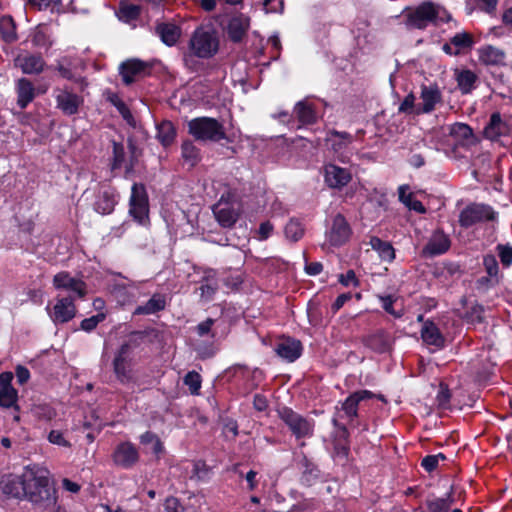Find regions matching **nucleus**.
<instances>
[{
	"mask_svg": "<svg viewBox=\"0 0 512 512\" xmlns=\"http://www.w3.org/2000/svg\"><path fill=\"white\" fill-rule=\"evenodd\" d=\"M49 472L37 465H28L23 470L25 498L35 507L54 512L57 504L56 490L49 485Z\"/></svg>",
	"mask_w": 512,
	"mask_h": 512,
	"instance_id": "1",
	"label": "nucleus"
},
{
	"mask_svg": "<svg viewBox=\"0 0 512 512\" xmlns=\"http://www.w3.org/2000/svg\"><path fill=\"white\" fill-rule=\"evenodd\" d=\"M143 338L142 332H132L114 357L113 370L121 383L125 384L133 380L132 353L141 344Z\"/></svg>",
	"mask_w": 512,
	"mask_h": 512,
	"instance_id": "2",
	"label": "nucleus"
},
{
	"mask_svg": "<svg viewBox=\"0 0 512 512\" xmlns=\"http://www.w3.org/2000/svg\"><path fill=\"white\" fill-rule=\"evenodd\" d=\"M191 55L208 59L213 57L219 49L217 33L212 28L199 27L191 35L188 43Z\"/></svg>",
	"mask_w": 512,
	"mask_h": 512,
	"instance_id": "3",
	"label": "nucleus"
},
{
	"mask_svg": "<svg viewBox=\"0 0 512 512\" xmlns=\"http://www.w3.org/2000/svg\"><path fill=\"white\" fill-rule=\"evenodd\" d=\"M188 132L196 140L219 142L226 139L224 126L211 117H197L188 122Z\"/></svg>",
	"mask_w": 512,
	"mask_h": 512,
	"instance_id": "4",
	"label": "nucleus"
},
{
	"mask_svg": "<svg viewBox=\"0 0 512 512\" xmlns=\"http://www.w3.org/2000/svg\"><path fill=\"white\" fill-rule=\"evenodd\" d=\"M212 212L222 228H232L242 214V205L235 197L222 195L212 206Z\"/></svg>",
	"mask_w": 512,
	"mask_h": 512,
	"instance_id": "5",
	"label": "nucleus"
},
{
	"mask_svg": "<svg viewBox=\"0 0 512 512\" xmlns=\"http://www.w3.org/2000/svg\"><path fill=\"white\" fill-rule=\"evenodd\" d=\"M450 19L446 11H440L431 3H423L414 11L409 13L407 24L412 28L424 29L430 23L437 24L439 21Z\"/></svg>",
	"mask_w": 512,
	"mask_h": 512,
	"instance_id": "6",
	"label": "nucleus"
},
{
	"mask_svg": "<svg viewBox=\"0 0 512 512\" xmlns=\"http://www.w3.org/2000/svg\"><path fill=\"white\" fill-rule=\"evenodd\" d=\"M278 414L297 439L309 438L313 435L314 421L312 419L302 416L289 407H283Z\"/></svg>",
	"mask_w": 512,
	"mask_h": 512,
	"instance_id": "7",
	"label": "nucleus"
},
{
	"mask_svg": "<svg viewBox=\"0 0 512 512\" xmlns=\"http://www.w3.org/2000/svg\"><path fill=\"white\" fill-rule=\"evenodd\" d=\"M130 215L140 224L149 220V203L146 188L143 184L134 183L130 196Z\"/></svg>",
	"mask_w": 512,
	"mask_h": 512,
	"instance_id": "8",
	"label": "nucleus"
},
{
	"mask_svg": "<svg viewBox=\"0 0 512 512\" xmlns=\"http://www.w3.org/2000/svg\"><path fill=\"white\" fill-rule=\"evenodd\" d=\"M497 213L491 206L473 203L465 207L459 215V224L468 228L477 223L495 220Z\"/></svg>",
	"mask_w": 512,
	"mask_h": 512,
	"instance_id": "9",
	"label": "nucleus"
},
{
	"mask_svg": "<svg viewBox=\"0 0 512 512\" xmlns=\"http://www.w3.org/2000/svg\"><path fill=\"white\" fill-rule=\"evenodd\" d=\"M76 300L72 295L57 297L54 306L51 309L49 307L46 308L51 320L55 324H63L72 320L77 312L74 303Z\"/></svg>",
	"mask_w": 512,
	"mask_h": 512,
	"instance_id": "10",
	"label": "nucleus"
},
{
	"mask_svg": "<svg viewBox=\"0 0 512 512\" xmlns=\"http://www.w3.org/2000/svg\"><path fill=\"white\" fill-rule=\"evenodd\" d=\"M53 286L58 290L69 292V295L74 296L75 299H83L87 293L85 282L66 271L59 272L53 277Z\"/></svg>",
	"mask_w": 512,
	"mask_h": 512,
	"instance_id": "11",
	"label": "nucleus"
},
{
	"mask_svg": "<svg viewBox=\"0 0 512 512\" xmlns=\"http://www.w3.org/2000/svg\"><path fill=\"white\" fill-rule=\"evenodd\" d=\"M56 108L64 115L72 116L79 112L80 106L83 105V97L68 90L67 88H57L54 90Z\"/></svg>",
	"mask_w": 512,
	"mask_h": 512,
	"instance_id": "12",
	"label": "nucleus"
},
{
	"mask_svg": "<svg viewBox=\"0 0 512 512\" xmlns=\"http://www.w3.org/2000/svg\"><path fill=\"white\" fill-rule=\"evenodd\" d=\"M421 102L417 104L416 115L429 114L442 103V92L437 85H423L420 92Z\"/></svg>",
	"mask_w": 512,
	"mask_h": 512,
	"instance_id": "13",
	"label": "nucleus"
},
{
	"mask_svg": "<svg viewBox=\"0 0 512 512\" xmlns=\"http://www.w3.org/2000/svg\"><path fill=\"white\" fill-rule=\"evenodd\" d=\"M511 131V118L503 117L500 113L495 112L490 116V120L484 128V135L487 139L494 141L510 135Z\"/></svg>",
	"mask_w": 512,
	"mask_h": 512,
	"instance_id": "14",
	"label": "nucleus"
},
{
	"mask_svg": "<svg viewBox=\"0 0 512 512\" xmlns=\"http://www.w3.org/2000/svg\"><path fill=\"white\" fill-rule=\"evenodd\" d=\"M150 66L147 62L133 58L122 62L119 66V74L125 85H130L137 78L145 76Z\"/></svg>",
	"mask_w": 512,
	"mask_h": 512,
	"instance_id": "15",
	"label": "nucleus"
},
{
	"mask_svg": "<svg viewBox=\"0 0 512 512\" xmlns=\"http://www.w3.org/2000/svg\"><path fill=\"white\" fill-rule=\"evenodd\" d=\"M112 459L117 466L129 469L139 461V452L131 442H122L116 446Z\"/></svg>",
	"mask_w": 512,
	"mask_h": 512,
	"instance_id": "16",
	"label": "nucleus"
},
{
	"mask_svg": "<svg viewBox=\"0 0 512 512\" xmlns=\"http://www.w3.org/2000/svg\"><path fill=\"white\" fill-rule=\"evenodd\" d=\"M351 234V229L343 215L337 214L333 218L332 226L326 233L327 241L332 246H341L345 244Z\"/></svg>",
	"mask_w": 512,
	"mask_h": 512,
	"instance_id": "17",
	"label": "nucleus"
},
{
	"mask_svg": "<svg viewBox=\"0 0 512 512\" xmlns=\"http://www.w3.org/2000/svg\"><path fill=\"white\" fill-rule=\"evenodd\" d=\"M351 179V172L346 168L339 167L332 163L324 166V180L330 188L341 189L346 186Z\"/></svg>",
	"mask_w": 512,
	"mask_h": 512,
	"instance_id": "18",
	"label": "nucleus"
},
{
	"mask_svg": "<svg viewBox=\"0 0 512 512\" xmlns=\"http://www.w3.org/2000/svg\"><path fill=\"white\" fill-rule=\"evenodd\" d=\"M353 141L354 137L348 132L330 130L326 136V142L330 144L331 149L338 155V159L342 162L348 161V157L344 155V151Z\"/></svg>",
	"mask_w": 512,
	"mask_h": 512,
	"instance_id": "19",
	"label": "nucleus"
},
{
	"mask_svg": "<svg viewBox=\"0 0 512 512\" xmlns=\"http://www.w3.org/2000/svg\"><path fill=\"white\" fill-rule=\"evenodd\" d=\"M250 27V19L244 14L232 16L225 27L228 38L235 43L241 42Z\"/></svg>",
	"mask_w": 512,
	"mask_h": 512,
	"instance_id": "20",
	"label": "nucleus"
},
{
	"mask_svg": "<svg viewBox=\"0 0 512 512\" xmlns=\"http://www.w3.org/2000/svg\"><path fill=\"white\" fill-rule=\"evenodd\" d=\"M14 65L24 74H40L44 70L45 61L40 55L23 53L15 57Z\"/></svg>",
	"mask_w": 512,
	"mask_h": 512,
	"instance_id": "21",
	"label": "nucleus"
},
{
	"mask_svg": "<svg viewBox=\"0 0 512 512\" xmlns=\"http://www.w3.org/2000/svg\"><path fill=\"white\" fill-rule=\"evenodd\" d=\"M451 241L443 231H435L428 243L423 248V254L426 256H437L444 254L450 248Z\"/></svg>",
	"mask_w": 512,
	"mask_h": 512,
	"instance_id": "22",
	"label": "nucleus"
},
{
	"mask_svg": "<svg viewBox=\"0 0 512 512\" xmlns=\"http://www.w3.org/2000/svg\"><path fill=\"white\" fill-rule=\"evenodd\" d=\"M13 375L10 372L0 374V406L10 408L17 402V391L11 385Z\"/></svg>",
	"mask_w": 512,
	"mask_h": 512,
	"instance_id": "23",
	"label": "nucleus"
},
{
	"mask_svg": "<svg viewBox=\"0 0 512 512\" xmlns=\"http://www.w3.org/2000/svg\"><path fill=\"white\" fill-rule=\"evenodd\" d=\"M277 355L288 362H294L302 353V344L293 338L282 339L275 347Z\"/></svg>",
	"mask_w": 512,
	"mask_h": 512,
	"instance_id": "24",
	"label": "nucleus"
},
{
	"mask_svg": "<svg viewBox=\"0 0 512 512\" xmlns=\"http://www.w3.org/2000/svg\"><path fill=\"white\" fill-rule=\"evenodd\" d=\"M154 32L169 47L174 46L181 36V28L171 22L157 23Z\"/></svg>",
	"mask_w": 512,
	"mask_h": 512,
	"instance_id": "25",
	"label": "nucleus"
},
{
	"mask_svg": "<svg viewBox=\"0 0 512 512\" xmlns=\"http://www.w3.org/2000/svg\"><path fill=\"white\" fill-rule=\"evenodd\" d=\"M363 343L376 353H385L391 349L392 340L386 331L379 330L365 337Z\"/></svg>",
	"mask_w": 512,
	"mask_h": 512,
	"instance_id": "26",
	"label": "nucleus"
},
{
	"mask_svg": "<svg viewBox=\"0 0 512 512\" xmlns=\"http://www.w3.org/2000/svg\"><path fill=\"white\" fill-rule=\"evenodd\" d=\"M28 40L37 49L49 50L53 44L50 28L45 24L36 26L29 34Z\"/></svg>",
	"mask_w": 512,
	"mask_h": 512,
	"instance_id": "27",
	"label": "nucleus"
},
{
	"mask_svg": "<svg viewBox=\"0 0 512 512\" xmlns=\"http://www.w3.org/2000/svg\"><path fill=\"white\" fill-rule=\"evenodd\" d=\"M421 338L427 345H432L436 349L444 347L445 339L439 328L432 321H426L421 329Z\"/></svg>",
	"mask_w": 512,
	"mask_h": 512,
	"instance_id": "28",
	"label": "nucleus"
},
{
	"mask_svg": "<svg viewBox=\"0 0 512 512\" xmlns=\"http://www.w3.org/2000/svg\"><path fill=\"white\" fill-rule=\"evenodd\" d=\"M293 113L301 126L312 125L318 118L314 106L306 100L297 102Z\"/></svg>",
	"mask_w": 512,
	"mask_h": 512,
	"instance_id": "29",
	"label": "nucleus"
},
{
	"mask_svg": "<svg viewBox=\"0 0 512 512\" xmlns=\"http://www.w3.org/2000/svg\"><path fill=\"white\" fill-rule=\"evenodd\" d=\"M17 92V104L21 109L27 107V105L35 98V89L30 80L26 78H20L16 83Z\"/></svg>",
	"mask_w": 512,
	"mask_h": 512,
	"instance_id": "30",
	"label": "nucleus"
},
{
	"mask_svg": "<svg viewBox=\"0 0 512 512\" xmlns=\"http://www.w3.org/2000/svg\"><path fill=\"white\" fill-rule=\"evenodd\" d=\"M505 53L494 46H485L479 49V60L489 66H500L505 64Z\"/></svg>",
	"mask_w": 512,
	"mask_h": 512,
	"instance_id": "31",
	"label": "nucleus"
},
{
	"mask_svg": "<svg viewBox=\"0 0 512 512\" xmlns=\"http://www.w3.org/2000/svg\"><path fill=\"white\" fill-rule=\"evenodd\" d=\"M457 86L462 94H469L476 88L478 76L469 69L455 70Z\"/></svg>",
	"mask_w": 512,
	"mask_h": 512,
	"instance_id": "32",
	"label": "nucleus"
},
{
	"mask_svg": "<svg viewBox=\"0 0 512 512\" xmlns=\"http://www.w3.org/2000/svg\"><path fill=\"white\" fill-rule=\"evenodd\" d=\"M4 494L14 498H25L23 473L20 476H8L2 481Z\"/></svg>",
	"mask_w": 512,
	"mask_h": 512,
	"instance_id": "33",
	"label": "nucleus"
},
{
	"mask_svg": "<svg viewBox=\"0 0 512 512\" xmlns=\"http://www.w3.org/2000/svg\"><path fill=\"white\" fill-rule=\"evenodd\" d=\"M116 203V194L112 190H104L98 195L94 208L98 213L107 215L112 213Z\"/></svg>",
	"mask_w": 512,
	"mask_h": 512,
	"instance_id": "34",
	"label": "nucleus"
},
{
	"mask_svg": "<svg viewBox=\"0 0 512 512\" xmlns=\"http://www.w3.org/2000/svg\"><path fill=\"white\" fill-rule=\"evenodd\" d=\"M166 307L165 296L161 294H154L144 305L138 306L135 315H150L164 310Z\"/></svg>",
	"mask_w": 512,
	"mask_h": 512,
	"instance_id": "35",
	"label": "nucleus"
},
{
	"mask_svg": "<svg viewBox=\"0 0 512 512\" xmlns=\"http://www.w3.org/2000/svg\"><path fill=\"white\" fill-rule=\"evenodd\" d=\"M0 35L4 42L14 43L18 39L16 32V23L10 15L0 18Z\"/></svg>",
	"mask_w": 512,
	"mask_h": 512,
	"instance_id": "36",
	"label": "nucleus"
},
{
	"mask_svg": "<svg viewBox=\"0 0 512 512\" xmlns=\"http://www.w3.org/2000/svg\"><path fill=\"white\" fill-rule=\"evenodd\" d=\"M398 195L399 200L410 210L418 213L426 212L424 205L414 197L413 193L409 192L407 185H402L398 188Z\"/></svg>",
	"mask_w": 512,
	"mask_h": 512,
	"instance_id": "37",
	"label": "nucleus"
},
{
	"mask_svg": "<svg viewBox=\"0 0 512 512\" xmlns=\"http://www.w3.org/2000/svg\"><path fill=\"white\" fill-rule=\"evenodd\" d=\"M369 244L373 250L378 252L382 260L390 262L395 258L394 248L389 242L383 241L380 238L373 236L370 238Z\"/></svg>",
	"mask_w": 512,
	"mask_h": 512,
	"instance_id": "38",
	"label": "nucleus"
},
{
	"mask_svg": "<svg viewBox=\"0 0 512 512\" xmlns=\"http://www.w3.org/2000/svg\"><path fill=\"white\" fill-rule=\"evenodd\" d=\"M157 139L163 146H169L173 143L176 137V129L172 122L163 121L157 125Z\"/></svg>",
	"mask_w": 512,
	"mask_h": 512,
	"instance_id": "39",
	"label": "nucleus"
},
{
	"mask_svg": "<svg viewBox=\"0 0 512 512\" xmlns=\"http://www.w3.org/2000/svg\"><path fill=\"white\" fill-rule=\"evenodd\" d=\"M181 150L183 159L190 166H195L200 161V150L191 140H185L182 143Z\"/></svg>",
	"mask_w": 512,
	"mask_h": 512,
	"instance_id": "40",
	"label": "nucleus"
},
{
	"mask_svg": "<svg viewBox=\"0 0 512 512\" xmlns=\"http://www.w3.org/2000/svg\"><path fill=\"white\" fill-rule=\"evenodd\" d=\"M450 41L459 54L470 49L474 44L472 35L465 31L456 33L450 38Z\"/></svg>",
	"mask_w": 512,
	"mask_h": 512,
	"instance_id": "41",
	"label": "nucleus"
},
{
	"mask_svg": "<svg viewBox=\"0 0 512 512\" xmlns=\"http://www.w3.org/2000/svg\"><path fill=\"white\" fill-rule=\"evenodd\" d=\"M454 499L451 492L447 494L445 498H435L427 500L426 506L429 512H448Z\"/></svg>",
	"mask_w": 512,
	"mask_h": 512,
	"instance_id": "42",
	"label": "nucleus"
},
{
	"mask_svg": "<svg viewBox=\"0 0 512 512\" xmlns=\"http://www.w3.org/2000/svg\"><path fill=\"white\" fill-rule=\"evenodd\" d=\"M319 477L318 468L307 458L303 459V472L301 476V482L306 486H311Z\"/></svg>",
	"mask_w": 512,
	"mask_h": 512,
	"instance_id": "43",
	"label": "nucleus"
},
{
	"mask_svg": "<svg viewBox=\"0 0 512 512\" xmlns=\"http://www.w3.org/2000/svg\"><path fill=\"white\" fill-rule=\"evenodd\" d=\"M450 135L458 142L469 140L473 136L472 129L464 123H455L450 127Z\"/></svg>",
	"mask_w": 512,
	"mask_h": 512,
	"instance_id": "44",
	"label": "nucleus"
},
{
	"mask_svg": "<svg viewBox=\"0 0 512 512\" xmlns=\"http://www.w3.org/2000/svg\"><path fill=\"white\" fill-rule=\"evenodd\" d=\"M284 233L287 239L296 242L304 235V228L300 221L291 219L285 226Z\"/></svg>",
	"mask_w": 512,
	"mask_h": 512,
	"instance_id": "45",
	"label": "nucleus"
},
{
	"mask_svg": "<svg viewBox=\"0 0 512 512\" xmlns=\"http://www.w3.org/2000/svg\"><path fill=\"white\" fill-rule=\"evenodd\" d=\"M108 101L116 107L120 115L126 120L128 123L133 121V115L128 108V106L124 103V101L115 93H111L108 95Z\"/></svg>",
	"mask_w": 512,
	"mask_h": 512,
	"instance_id": "46",
	"label": "nucleus"
},
{
	"mask_svg": "<svg viewBox=\"0 0 512 512\" xmlns=\"http://www.w3.org/2000/svg\"><path fill=\"white\" fill-rule=\"evenodd\" d=\"M140 442L143 445L151 444L152 451L156 455H159L164 450L163 444H162L161 440L159 439V437L151 431H147V432L143 433L140 436Z\"/></svg>",
	"mask_w": 512,
	"mask_h": 512,
	"instance_id": "47",
	"label": "nucleus"
},
{
	"mask_svg": "<svg viewBox=\"0 0 512 512\" xmlns=\"http://www.w3.org/2000/svg\"><path fill=\"white\" fill-rule=\"evenodd\" d=\"M141 14V7L135 4H123L120 7V17L125 21L136 20Z\"/></svg>",
	"mask_w": 512,
	"mask_h": 512,
	"instance_id": "48",
	"label": "nucleus"
},
{
	"mask_svg": "<svg viewBox=\"0 0 512 512\" xmlns=\"http://www.w3.org/2000/svg\"><path fill=\"white\" fill-rule=\"evenodd\" d=\"M184 384L189 387L191 394H199L201 388V376L195 371H190L184 377Z\"/></svg>",
	"mask_w": 512,
	"mask_h": 512,
	"instance_id": "49",
	"label": "nucleus"
},
{
	"mask_svg": "<svg viewBox=\"0 0 512 512\" xmlns=\"http://www.w3.org/2000/svg\"><path fill=\"white\" fill-rule=\"evenodd\" d=\"M483 265L489 277L495 279L497 282L499 267L496 257L492 254L485 255L483 258Z\"/></svg>",
	"mask_w": 512,
	"mask_h": 512,
	"instance_id": "50",
	"label": "nucleus"
},
{
	"mask_svg": "<svg viewBox=\"0 0 512 512\" xmlns=\"http://www.w3.org/2000/svg\"><path fill=\"white\" fill-rule=\"evenodd\" d=\"M358 396L351 394L342 404V410L348 418H354L357 416V410L359 405Z\"/></svg>",
	"mask_w": 512,
	"mask_h": 512,
	"instance_id": "51",
	"label": "nucleus"
},
{
	"mask_svg": "<svg viewBox=\"0 0 512 512\" xmlns=\"http://www.w3.org/2000/svg\"><path fill=\"white\" fill-rule=\"evenodd\" d=\"M113 146V160H112V169H118L122 166L125 158V150L122 143H118L116 141L112 142Z\"/></svg>",
	"mask_w": 512,
	"mask_h": 512,
	"instance_id": "52",
	"label": "nucleus"
},
{
	"mask_svg": "<svg viewBox=\"0 0 512 512\" xmlns=\"http://www.w3.org/2000/svg\"><path fill=\"white\" fill-rule=\"evenodd\" d=\"M496 250L502 265L504 267H509L512 264V245L498 244Z\"/></svg>",
	"mask_w": 512,
	"mask_h": 512,
	"instance_id": "53",
	"label": "nucleus"
},
{
	"mask_svg": "<svg viewBox=\"0 0 512 512\" xmlns=\"http://www.w3.org/2000/svg\"><path fill=\"white\" fill-rule=\"evenodd\" d=\"M105 318H106V314L104 312H99L96 315H93L89 318L82 320L81 329L86 332H91L92 330H94L97 327V325L100 322L104 321Z\"/></svg>",
	"mask_w": 512,
	"mask_h": 512,
	"instance_id": "54",
	"label": "nucleus"
},
{
	"mask_svg": "<svg viewBox=\"0 0 512 512\" xmlns=\"http://www.w3.org/2000/svg\"><path fill=\"white\" fill-rule=\"evenodd\" d=\"M450 398H451V394H450V391H449L447 385L440 384L439 390H438V393L436 396L437 405L443 409L448 408L449 403H450Z\"/></svg>",
	"mask_w": 512,
	"mask_h": 512,
	"instance_id": "55",
	"label": "nucleus"
},
{
	"mask_svg": "<svg viewBox=\"0 0 512 512\" xmlns=\"http://www.w3.org/2000/svg\"><path fill=\"white\" fill-rule=\"evenodd\" d=\"M414 94H408L399 105L398 111L406 114H416L417 105L415 104Z\"/></svg>",
	"mask_w": 512,
	"mask_h": 512,
	"instance_id": "56",
	"label": "nucleus"
},
{
	"mask_svg": "<svg viewBox=\"0 0 512 512\" xmlns=\"http://www.w3.org/2000/svg\"><path fill=\"white\" fill-rule=\"evenodd\" d=\"M219 288V284L200 283V297L205 302L211 301Z\"/></svg>",
	"mask_w": 512,
	"mask_h": 512,
	"instance_id": "57",
	"label": "nucleus"
},
{
	"mask_svg": "<svg viewBox=\"0 0 512 512\" xmlns=\"http://www.w3.org/2000/svg\"><path fill=\"white\" fill-rule=\"evenodd\" d=\"M274 226L270 221L262 222L257 230V239L260 241L267 240L273 233Z\"/></svg>",
	"mask_w": 512,
	"mask_h": 512,
	"instance_id": "58",
	"label": "nucleus"
},
{
	"mask_svg": "<svg viewBox=\"0 0 512 512\" xmlns=\"http://www.w3.org/2000/svg\"><path fill=\"white\" fill-rule=\"evenodd\" d=\"M50 443L63 447H70V443L64 438V435L59 430H52L48 435Z\"/></svg>",
	"mask_w": 512,
	"mask_h": 512,
	"instance_id": "59",
	"label": "nucleus"
},
{
	"mask_svg": "<svg viewBox=\"0 0 512 512\" xmlns=\"http://www.w3.org/2000/svg\"><path fill=\"white\" fill-rule=\"evenodd\" d=\"M339 282L344 286L357 287L359 285L358 279L356 278L353 270H348L345 274H340Z\"/></svg>",
	"mask_w": 512,
	"mask_h": 512,
	"instance_id": "60",
	"label": "nucleus"
},
{
	"mask_svg": "<svg viewBox=\"0 0 512 512\" xmlns=\"http://www.w3.org/2000/svg\"><path fill=\"white\" fill-rule=\"evenodd\" d=\"M379 299H380V301L382 302V307H383V309H384L387 313H389V314H391V315H393L394 317H397V318H399V317H401V316H402V314H401V313H397V312L394 310V308H393L394 299H393V297H392V296H390V295H387V296H379Z\"/></svg>",
	"mask_w": 512,
	"mask_h": 512,
	"instance_id": "61",
	"label": "nucleus"
},
{
	"mask_svg": "<svg viewBox=\"0 0 512 512\" xmlns=\"http://www.w3.org/2000/svg\"><path fill=\"white\" fill-rule=\"evenodd\" d=\"M214 324V320L212 318H207L205 321L199 323L196 327L197 334L199 336H205L210 333L211 328Z\"/></svg>",
	"mask_w": 512,
	"mask_h": 512,
	"instance_id": "62",
	"label": "nucleus"
},
{
	"mask_svg": "<svg viewBox=\"0 0 512 512\" xmlns=\"http://www.w3.org/2000/svg\"><path fill=\"white\" fill-rule=\"evenodd\" d=\"M200 283L218 284L217 272L214 269H205Z\"/></svg>",
	"mask_w": 512,
	"mask_h": 512,
	"instance_id": "63",
	"label": "nucleus"
},
{
	"mask_svg": "<svg viewBox=\"0 0 512 512\" xmlns=\"http://www.w3.org/2000/svg\"><path fill=\"white\" fill-rule=\"evenodd\" d=\"M439 462L437 461L436 457H433V455H428L422 459L421 466L427 471L432 472L436 469Z\"/></svg>",
	"mask_w": 512,
	"mask_h": 512,
	"instance_id": "64",
	"label": "nucleus"
}]
</instances>
